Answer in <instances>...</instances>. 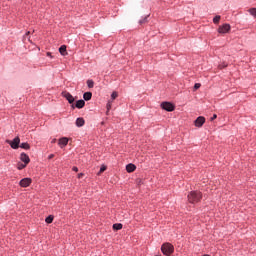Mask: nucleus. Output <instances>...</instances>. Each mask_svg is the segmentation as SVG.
Returning a JSON list of instances; mask_svg holds the SVG:
<instances>
[{"label": "nucleus", "instance_id": "f257e3e1", "mask_svg": "<svg viewBox=\"0 0 256 256\" xmlns=\"http://www.w3.org/2000/svg\"><path fill=\"white\" fill-rule=\"evenodd\" d=\"M201 199H203V194H201V192L199 191H191L188 194V201L189 203H199V201H201Z\"/></svg>", "mask_w": 256, "mask_h": 256}, {"label": "nucleus", "instance_id": "f03ea898", "mask_svg": "<svg viewBox=\"0 0 256 256\" xmlns=\"http://www.w3.org/2000/svg\"><path fill=\"white\" fill-rule=\"evenodd\" d=\"M161 251H162L163 255H167V256L173 255V253L175 251V247L173 246V244L167 242L161 246Z\"/></svg>", "mask_w": 256, "mask_h": 256}, {"label": "nucleus", "instance_id": "7ed1b4c3", "mask_svg": "<svg viewBox=\"0 0 256 256\" xmlns=\"http://www.w3.org/2000/svg\"><path fill=\"white\" fill-rule=\"evenodd\" d=\"M6 143H8L12 149H17L19 147V143H21V139L17 136L13 140H6Z\"/></svg>", "mask_w": 256, "mask_h": 256}, {"label": "nucleus", "instance_id": "20e7f679", "mask_svg": "<svg viewBox=\"0 0 256 256\" xmlns=\"http://www.w3.org/2000/svg\"><path fill=\"white\" fill-rule=\"evenodd\" d=\"M161 107H162V109H164V111H169V112L175 111V105H173L170 102H163L161 104Z\"/></svg>", "mask_w": 256, "mask_h": 256}, {"label": "nucleus", "instance_id": "39448f33", "mask_svg": "<svg viewBox=\"0 0 256 256\" xmlns=\"http://www.w3.org/2000/svg\"><path fill=\"white\" fill-rule=\"evenodd\" d=\"M62 97L67 99L68 103H70V105H73V103H75V98L73 97V95H71V93H69L67 91L62 92Z\"/></svg>", "mask_w": 256, "mask_h": 256}, {"label": "nucleus", "instance_id": "423d86ee", "mask_svg": "<svg viewBox=\"0 0 256 256\" xmlns=\"http://www.w3.org/2000/svg\"><path fill=\"white\" fill-rule=\"evenodd\" d=\"M229 31H231V25L229 24H223L218 28V33L225 34V33H229Z\"/></svg>", "mask_w": 256, "mask_h": 256}, {"label": "nucleus", "instance_id": "0eeeda50", "mask_svg": "<svg viewBox=\"0 0 256 256\" xmlns=\"http://www.w3.org/2000/svg\"><path fill=\"white\" fill-rule=\"evenodd\" d=\"M195 127H203L205 125V117L199 116L195 121H194Z\"/></svg>", "mask_w": 256, "mask_h": 256}, {"label": "nucleus", "instance_id": "6e6552de", "mask_svg": "<svg viewBox=\"0 0 256 256\" xmlns=\"http://www.w3.org/2000/svg\"><path fill=\"white\" fill-rule=\"evenodd\" d=\"M31 183H32L31 178H24V179L20 180L19 185H20V187H29V185H31Z\"/></svg>", "mask_w": 256, "mask_h": 256}, {"label": "nucleus", "instance_id": "1a4fd4ad", "mask_svg": "<svg viewBox=\"0 0 256 256\" xmlns=\"http://www.w3.org/2000/svg\"><path fill=\"white\" fill-rule=\"evenodd\" d=\"M20 160H21L24 164H26V165H29V163H30V161H31V159L29 158V155H27V154H25V153H22V154L20 155Z\"/></svg>", "mask_w": 256, "mask_h": 256}, {"label": "nucleus", "instance_id": "9d476101", "mask_svg": "<svg viewBox=\"0 0 256 256\" xmlns=\"http://www.w3.org/2000/svg\"><path fill=\"white\" fill-rule=\"evenodd\" d=\"M67 143H69V139L67 137H63L59 139L58 145H60V147H66Z\"/></svg>", "mask_w": 256, "mask_h": 256}, {"label": "nucleus", "instance_id": "9b49d317", "mask_svg": "<svg viewBox=\"0 0 256 256\" xmlns=\"http://www.w3.org/2000/svg\"><path fill=\"white\" fill-rule=\"evenodd\" d=\"M137 169V166H135V164H128L126 165V171L127 173H133V171H135Z\"/></svg>", "mask_w": 256, "mask_h": 256}, {"label": "nucleus", "instance_id": "f8f14e48", "mask_svg": "<svg viewBox=\"0 0 256 256\" xmlns=\"http://www.w3.org/2000/svg\"><path fill=\"white\" fill-rule=\"evenodd\" d=\"M77 109H83L85 107V100H78L75 104Z\"/></svg>", "mask_w": 256, "mask_h": 256}, {"label": "nucleus", "instance_id": "ddd939ff", "mask_svg": "<svg viewBox=\"0 0 256 256\" xmlns=\"http://www.w3.org/2000/svg\"><path fill=\"white\" fill-rule=\"evenodd\" d=\"M91 97H93V93H91V92H85L83 94L84 101H91Z\"/></svg>", "mask_w": 256, "mask_h": 256}, {"label": "nucleus", "instance_id": "4468645a", "mask_svg": "<svg viewBox=\"0 0 256 256\" xmlns=\"http://www.w3.org/2000/svg\"><path fill=\"white\" fill-rule=\"evenodd\" d=\"M59 53H60V55H63V57H65V55H67V46L62 45V46L59 48Z\"/></svg>", "mask_w": 256, "mask_h": 256}, {"label": "nucleus", "instance_id": "2eb2a0df", "mask_svg": "<svg viewBox=\"0 0 256 256\" xmlns=\"http://www.w3.org/2000/svg\"><path fill=\"white\" fill-rule=\"evenodd\" d=\"M83 125H85V119H83V118H77V119H76V126H77V127H83Z\"/></svg>", "mask_w": 256, "mask_h": 256}, {"label": "nucleus", "instance_id": "dca6fc26", "mask_svg": "<svg viewBox=\"0 0 256 256\" xmlns=\"http://www.w3.org/2000/svg\"><path fill=\"white\" fill-rule=\"evenodd\" d=\"M113 229H114V231H121V229H123V224L116 223L113 225Z\"/></svg>", "mask_w": 256, "mask_h": 256}, {"label": "nucleus", "instance_id": "f3484780", "mask_svg": "<svg viewBox=\"0 0 256 256\" xmlns=\"http://www.w3.org/2000/svg\"><path fill=\"white\" fill-rule=\"evenodd\" d=\"M21 149H26V150H29L31 149V146L29 145V143L27 142H24L20 145Z\"/></svg>", "mask_w": 256, "mask_h": 256}, {"label": "nucleus", "instance_id": "a211bd4d", "mask_svg": "<svg viewBox=\"0 0 256 256\" xmlns=\"http://www.w3.org/2000/svg\"><path fill=\"white\" fill-rule=\"evenodd\" d=\"M87 86L89 89H93V87H95V82L93 80H87Z\"/></svg>", "mask_w": 256, "mask_h": 256}, {"label": "nucleus", "instance_id": "6ab92c4d", "mask_svg": "<svg viewBox=\"0 0 256 256\" xmlns=\"http://www.w3.org/2000/svg\"><path fill=\"white\" fill-rule=\"evenodd\" d=\"M27 167V164H23V163H21V162H19L18 164H17V169L19 170V171H21L22 169H25Z\"/></svg>", "mask_w": 256, "mask_h": 256}, {"label": "nucleus", "instance_id": "aec40b11", "mask_svg": "<svg viewBox=\"0 0 256 256\" xmlns=\"http://www.w3.org/2000/svg\"><path fill=\"white\" fill-rule=\"evenodd\" d=\"M53 219H54L53 215H49V216L45 219V222L48 223V224L53 223Z\"/></svg>", "mask_w": 256, "mask_h": 256}, {"label": "nucleus", "instance_id": "412c9836", "mask_svg": "<svg viewBox=\"0 0 256 256\" xmlns=\"http://www.w3.org/2000/svg\"><path fill=\"white\" fill-rule=\"evenodd\" d=\"M104 171H107V166L102 165L99 172H98V175H101V173H104Z\"/></svg>", "mask_w": 256, "mask_h": 256}, {"label": "nucleus", "instance_id": "4be33fe9", "mask_svg": "<svg viewBox=\"0 0 256 256\" xmlns=\"http://www.w3.org/2000/svg\"><path fill=\"white\" fill-rule=\"evenodd\" d=\"M219 21H221V16H215L213 19V23H215L217 25V23H219Z\"/></svg>", "mask_w": 256, "mask_h": 256}, {"label": "nucleus", "instance_id": "5701e85b", "mask_svg": "<svg viewBox=\"0 0 256 256\" xmlns=\"http://www.w3.org/2000/svg\"><path fill=\"white\" fill-rule=\"evenodd\" d=\"M201 88V83H196L194 85V90L197 91V89H200Z\"/></svg>", "mask_w": 256, "mask_h": 256}, {"label": "nucleus", "instance_id": "b1692460", "mask_svg": "<svg viewBox=\"0 0 256 256\" xmlns=\"http://www.w3.org/2000/svg\"><path fill=\"white\" fill-rule=\"evenodd\" d=\"M147 18H148V16H146L144 19L140 20L139 21L140 25H143V23H147Z\"/></svg>", "mask_w": 256, "mask_h": 256}, {"label": "nucleus", "instance_id": "393cba45", "mask_svg": "<svg viewBox=\"0 0 256 256\" xmlns=\"http://www.w3.org/2000/svg\"><path fill=\"white\" fill-rule=\"evenodd\" d=\"M116 97H118L117 92H113V93L111 94V99H115Z\"/></svg>", "mask_w": 256, "mask_h": 256}, {"label": "nucleus", "instance_id": "a878e982", "mask_svg": "<svg viewBox=\"0 0 256 256\" xmlns=\"http://www.w3.org/2000/svg\"><path fill=\"white\" fill-rule=\"evenodd\" d=\"M217 119V114H214L212 118H210V121H215Z\"/></svg>", "mask_w": 256, "mask_h": 256}, {"label": "nucleus", "instance_id": "bb28decb", "mask_svg": "<svg viewBox=\"0 0 256 256\" xmlns=\"http://www.w3.org/2000/svg\"><path fill=\"white\" fill-rule=\"evenodd\" d=\"M224 67H227V64L219 65V69H224Z\"/></svg>", "mask_w": 256, "mask_h": 256}, {"label": "nucleus", "instance_id": "cd10ccee", "mask_svg": "<svg viewBox=\"0 0 256 256\" xmlns=\"http://www.w3.org/2000/svg\"><path fill=\"white\" fill-rule=\"evenodd\" d=\"M72 171H75V172L77 173V171H79V168H77L76 166H74V167L72 168Z\"/></svg>", "mask_w": 256, "mask_h": 256}, {"label": "nucleus", "instance_id": "c85d7f7f", "mask_svg": "<svg viewBox=\"0 0 256 256\" xmlns=\"http://www.w3.org/2000/svg\"><path fill=\"white\" fill-rule=\"evenodd\" d=\"M54 157H55L54 154H50L49 157H48V159H53Z\"/></svg>", "mask_w": 256, "mask_h": 256}, {"label": "nucleus", "instance_id": "c756f323", "mask_svg": "<svg viewBox=\"0 0 256 256\" xmlns=\"http://www.w3.org/2000/svg\"><path fill=\"white\" fill-rule=\"evenodd\" d=\"M83 173L78 174V179H81L83 177Z\"/></svg>", "mask_w": 256, "mask_h": 256}, {"label": "nucleus", "instance_id": "7c9ffc66", "mask_svg": "<svg viewBox=\"0 0 256 256\" xmlns=\"http://www.w3.org/2000/svg\"><path fill=\"white\" fill-rule=\"evenodd\" d=\"M47 57H53V56L51 55V52H47Z\"/></svg>", "mask_w": 256, "mask_h": 256}, {"label": "nucleus", "instance_id": "2f4dec72", "mask_svg": "<svg viewBox=\"0 0 256 256\" xmlns=\"http://www.w3.org/2000/svg\"><path fill=\"white\" fill-rule=\"evenodd\" d=\"M107 109L109 111V109H111V104H107Z\"/></svg>", "mask_w": 256, "mask_h": 256}, {"label": "nucleus", "instance_id": "473e14b6", "mask_svg": "<svg viewBox=\"0 0 256 256\" xmlns=\"http://www.w3.org/2000/svg\"><path fill=\"white\" fill-rule=\"evenodd\" d=\"M55 141H57V139H53V140H52V143H55Z\"/></svg>", "mask_w": 256, "mask_h": 256}, {"label": "nucleus", "instance_id": "72a5a7b5", "mask_svg": "<svg viewBox=\"0 0 256 256\" xmlns=\"http://www.w3.org/2000/svg\"><path fill=\"white\" fill-rule=\"evenodd\" d=\"M72 109H75V105L72 104Z\"/></svg>", "mask_w": 256, "mask_h": 256}]
</instances>
